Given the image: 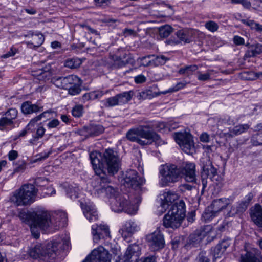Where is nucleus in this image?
<instances>
[{
    "instance_id": "obj_1",
    "label": "nucleus",
    "mask_w": 262,
    "mask_h": 262,
    "mask_svg": "<svg viewBox=\"0 0 262 262\" xmlns=\"http://www.w3.org/2000/svg\"><path fill=\"white\" fill-rule=\"evenodd\" d=\"M90 158L95 173L99 176L93 183L95 190L98 194L105 193L112 200L118 193L110 184V179L106 176V171L111 175L116 173L120 166L118 157L114 150L107 149L101 155L99 152H92Z\"/></svg>"
},
{
    "instance_id": "obj_2",
    "label": "nucleus",
    "mask_w": 262,
    "mask_h": 262,
    "mask_svg": "<svg viewBox=\"0 0 262 262\" xmlns=\"http://www.w3.org/2000/svg\"><path fill=\"white\" fill-rule=\"evenodd\" d=\"M69 238L66 237L57 241H52L47 244L45 250L41 244H37L29 250L30 257L34 259H38L43 262H54L57 255V251L66 250L69 247Z\"/></svg>"
},
{
    "instance_id": "obj_3",
    "label": "nucleus",
    "mask_w": 262,
    "mask_h": 262,
    "mask_svg": "<svg viewBox=\"0 0 262 262\" xmlns=\"http://www.w3.org/2000/svg\"><path fill=\"white\" fill-rule=\"evenodd\" d=\"M18 216L29 225L31 233L36 239L39 237V230H45L50 223L47 220L49 216L47 211L43 210L29 213L21 211Z\"/></svg>"
},
{
    "instance_id": "obj_4",
    "label": "nucleus",
    "mask_w": 262,
    "mask_h": 262,
    "mask_svg": "<svg viewBox=\"0 0 262 262\" xmlns=\"http://www.w3.org/2000/svg\"><path fill=\"white\" fill-rule=\"evenodd\" d=\"M150 128V125H143L130 129L126 133V137L130 141L137 142L142 146L150 144L153 142L158 145L164 144L159 136L149 130Z\"/></svg>"
},
{
    "instance_id": "obj_5",
    "label": "nucleus",
    "mask_w": 262,
    "mask_h": 262,
    "mask_svg": "<svg viewBox=\"0 0 262 262\" xmlns=\"http://www.w3.org/2000/svg\"><path fill=\"white\" fill-rule=\"evenodd\" d=\"M37 190L32 184H26L15 190L9 200L16 206L30 205L35 201Z\"/></svg>"
},
{
    "instance_id": "obj_6",
    "label": "nucleus",
    "mask_w": 262,
    "mask_h": 262,
    "mask_svg": "<svg viewBox=\"0 0 262 262\" xmlns=\"http://www.w3.org/2000/svg\"><path fill=\"white\" fill-rule=\"evenodd\" d=\"M185 217V204L180 201L172 205L170 210L165 215L163 225L166 228H177L179 227Z\"/></svg>"
},
{
    "instance_id": "obj_7",
    "label": "nucleus",
    "mask_w": 262,
    "mask_h": 262,
    "mask_svg": "<svg viewBox=\"0 0 262 262\" xmlns=\"http://www.w3.org/2000/svg\"><path fill=\"white\" fill-rule=\"evenodd\" d=\"M127 194H118L111 200V208L115 212L124 211L125 212L134 215L137 213L138 208L128 201Z\"/></svg>"
},
{
    "instance_id": "obj_8",
    "label": "nucleus",
    "mask_w": 262,
    "mask_h": 262,
    "mask_svg": "<svg viewBox=\"0 0 262 262\" xmlns=\"http://www.w3.org/2000/svg\"><path fill=\"white\" fill-rule=\"evenodd\" d=\"M159 173L161 176L160 184L162 186L177 182L179 178L180 170L173 164H165L160 167Z\"/></svg>"
},
{
    "instance_id": "obj_9",
    "label": "nucleus",
    "mask_w": 262,
    "mask_h": 262,
    "mask_svg": "<svg viewBox=\"0 0 262 262\" xmlns=\"http://www.w3.org/2000/svg\"><path fill=\"white\" fill-rule=\"evenodd\" d=\"M174 140L183 151L192 154L195 150L193 137L188 132H176L173 135Z\"/></svg>"
},
{
    "instance_id": "obj_10",
    "label": "nucleus",
    "mask_w": 262,
    "mask_h": 262,
    "mask_svg": "<svg viewBox=\"0 0 262 262\" xmlns=\"http://www.w3.org/2000/svg\"><path fill=\"white\" fill-rule=\"evenodd\" d=\"M121 182L126 187L137 190L140 189L141 186L145 183V180L138 176L136 170L130 169L123 174Z\"/></svg>"
},
{
    "instance_id": "obj_11",
    "label": "nucleus",
    "mask_w": 262,
    "mask_h": 262,
    "mask_svg": "<svg viewBox=\"0 0 262 262\" xmlns=\"http://www.w3.org/2000/svg\"><path fill=\"white\" fill-rule=\"evenodd\" d=\"M92 234L95 243H102L111 238L109 227L104 224L92 225Z\"/></svg>"
},
{
    "instance_id": "obj_12",
    "label": "nucleus",
    "mask_w": 262,
    "mask_h": 262,
    "mask_svg": "<svg viewBox=\"0 0 262 262\" xmlns=\"http://www.w3.org/2000/svg\"><path fill=\"white\" fill-rule=\"evenodd\" d=\"M239 262H262V255L257 248L245 246L241 251Z\"/></svg>"
},
{
    "instance_id": "obj_13",
    "label": "nucleus",
    "mask_w": 262,
    "mask_h": 262,
    "mask_svg": "<svg viewBox=\"0 0 262 262\" xmlns=\"http://www.w3.org/2000/svg\"><path fill=\"white\" fill-rule=\"evenodd\" d=\"M49 217L47 221L50 222V225L48 226L45 230H57L61 226H63L67 222V213L62 211H55L51 214L49 213Z\"/></svg>"
},
{
    "instance_id": "obj_14",
    "label": "nucleus",
    "mask_w": 262,
    "mask_h": 262,
    "mask_svg": "<svg viewBox=\"0 0 262 262\" xmlns=\"http://www.w3.org/2000/svg\"><path fill=\"white\" fill-rule=\"evenodd\" d=\"M111 256L102 246L94 249L82 262H110Z\"/></svg>"
},
{
    "instance_id": "obj_15",
    "label": "nucleus",
    "mask_w": 262,
    "mask_h": 262,
    "mask_svg": "<svg viewBox=\"0 0 262 262\" xmlns=\"http://www.w3.org/2000/svg\"><path fill=\"white\" fill-rule=\"evenodd\" d=\"M201 163L202 168V177L209 178L212 181H219L217 170L213 166L209 157L202 158Z\"/></svg>"
},
{
    "instance_id": "obj_16",
    "label": "nucleus",
    "mask_w": 262,
    "mask_h": 262,
    "mask_svg": "<svg viewBox=\"0 0 262 262\" xmlns=\"http://www.w3.org/2000/svg\"><path fill=\"white\" fill-rule=\"evenodd\" d=\"M147 240L150 248L154 250H158L164 247L165 241L163 234L159 229L147 236Z\"/></svg>"
},
{
    "instance_id": "obj_17",
    "label": "nucleus",
    "mask_w": 262,
    "mask_h": 262,
    "mask_svg": "<svg viewBox=\"0 0 262 262\" xmlns=\"http://www.w3.org/2000/svg\"><path fill=\"white\" fill-rule=\"evenodd\" d=\"M180 174L181 173L184 176L185 180L188 182H195L196 172L195 165L191 162H184L179 168Z\"/></svg>"
},
{
    "instance_id": "obj_18",
    "label": "nucleus",
    "mask_w": 262,
    "mask_h": 262,
    "mask_svg": "<svg viewBox=\"0 0 262 262\" xmlns=\"http://www.w3.org/2000/svg\"><path fill=\"white\" fill-rule=\"evenodd\" d=\"M233 202L231 197L222 198L214 200L210 205L213 209L214 212L219 214L224 212Z\"/></svg>"
},
{
    "instance_id": "obj_19",
    "label": "nucleus",
    "mask_w": 262,
    "mask_h": 262,
    "mask_svg": "<svg viewBox=\"0 0 262 262\" xmlns=\"http://www.w3.org/2000/svg\"><path fill=\"white\" fill-rule=\"evenodd\" d=\"M81 207L85 217L90 222L96 221L98 215L94 205L90 202H81Z\"/></svg>"
},
{
    "instance_id": "obj_20",
    "label": "nucleus",
    "mask_w": 262,
    "mask_h": 262,
    "mask_svg": "<svg viewBox=\"0 0 262 262\" xmlns=\"http://www.w3.org/2000/svg\"><path fill=\"white\" fill-rule=\"evenodd\" d=\"M251 217L253 222L259 227L262 228V207L255 204L251 209ZM259 245L262 249V239L259 241Z\"/></svg>"
},
{
    "instance_id": "obj_21",
    "label": "nucleus",
    "mask_w": 262,
    "mask_h": 262,
    "mask_svg": "<svg viewBox=\"0 0 262 262\" xmlns=\"http://www.w3.org/2000/svg\"><path fill=\"white\" fill-rule=\"evenodd\" d=\"M140 255V248L139 245L134 244L128 247L123 257L125 260H130L132 262H136Z\"/></svg>"
},
{
    "instance_id": "obj_22",
    "label": "nucleus",
    "mask_w": 262,
    "mask_h": 262,
    "mask_svg": "<svg viewBox=\"0 0 262 262\" xmlns=\"http://www.w3.org/2000/svg\"><path fill=\"white\" fill-rule=\"evenodd\" d=\"M161 198V207L162 212L165 211L172 204L177 200L178 195L174 192H166L163 195Z\"/></svg>"
},
{
    "instance_id": "obj_23",
    "label": "nucleus",
    "mask_w": 262,
    "mask_h": 262,
    "mask_svg": "<svg viewBox=\"0 0 262 262\" xmlns=\"http://www.w3.org/2000/svg\"><path fill=\"white\" fill-rule=\"evenodd\" d=\"M140 230V226L136 222L133 221H126L122 228L119 230L123 237L125 238L127 234H132Z\"/></svg>"
},
{
    "instance_id": "obj_24",
    "label": "nucleus",
    "mask_w": 262,
    "mask_h": 262,
    "mask_svg": "<svg viewBox=\"0 0 262 262\" xmlns=\"http://www.w3.org/2000/svg\"><path fill=\"white\" fill-rule=\"evenodd\" d=\"M193 34L194 31L192 30L183 29L178 31L176 35L180 43L183 42L187 43L192 41Z\"/></svg>"
},
{
    "instance_id": "obj_25",
    "label": "nucleus",
    "mask_w": 262,
    "mask_h": 262,
    "mask_svg": "<svg viewBox=\"0 0 262 262\" xmlns=\"http://www.w3.org/2000/svg\"><path fill=\"white\" fill-rule=\"evenodd\" d=\"M249 128L248 124H239L234 126L233 128H230L229 132L223 133L226 138H232L235 136L241 134Z\"/></svg>"
},
{
    "instance_id": "obj_26",
    "label": "nucleus",
    "mask_w": 262,
    "mask_h": 262,
    "mask_svg": "<svg viewBox=\"0 0 262 262\" xmlns=\"http://www.w3.org/2000/svg\"><path fill=\"white\" fill-rule=\"evenodd\" d=\"M42 111V107L36 104H33L29 101L23 103L21 105V111L24 114H29Z\"/></svg>"
},
{
    "instance_id": "obj_27",
    "label": "nucleus",
    "mask_w": 262,
    "mask_h": 262,
    "mask_svg": "<svg viewBox=\"0 0 262 262\" xmlns=\"http://www.w3.org/2000/svg\"><path fill=\"white\" fill-rule=\"evenodd\" d=\"M249 50L245 53L247 57H252L257 56L262 53V44L256 43L249 46Z\"/></svg>"
},
{
    "instance_id": "obj_28",
    "label": "nucleus",
    "mask_w": 262,
    "mask_h": 262,
    "mask_svg": "<svg viewBox=\"0 0 262 262\" xmlns=\"http://www.w3.org/2000/svg\"><path fill=\"white\" fill-rule=\"evenodd\" d=\"M119 105L127 103L132 99L134 95V92L133 91L124 92L117 94Z\"/></svg>"
},
{
    "instance_id": "obj_29",
    "label": "nucleus",
    "mask_w": 262,
    "mask_h": 262,
    "mask_svg": "<svg viewBox=\"0 0 262 262\" xmlns=\"http://www.w3.org/2000/svg\"><path fill=\"white\" fill-rule=\"evenodd\" d=\"M52 83L57 88L68 89V80L66 77H54L52 79Z\"/></svg>"
},
{
    "instance_id": "obj_30",
    "label": "nucleus",
    "mask_w": 262,
    "mask_h": 262,
    "mask_svg": "<svg viewBox=\"0 0 262 262\" xmlns=\"http://www.w3.org/2000/svg\"><path fill=\"white\" fill-rule=\"evenodd\" d=\"M157 96V94L155 92H154L152 90L146 89L139 92L138 94L137 97L139 100H145L147 99H150Z\"/></svg>"
},
{
    "instance_id": "obj_31",
    "label": "nucleus",
    "mask_w": 262,
    "mask_h": 262,
    "mask_svg": "<svg viewBox=\"0 0 262 262\" xmlns=\"http://www.w3.org/2000/svg\"><path fill=\"white\" fill-rule=\"evenodd\" d=\"M206 236V233L204 231L197 230L190 236V241L192 243H199Z\"/></svg>"
},
{
    "instance_id": "obj_32",
    "label": "nucleus",
    "mask_w": 262,
    "mask_h": 262,
    "mask_svg": "<svg viewBox=\"0 0 262 262\" xmlns=\"http://www.w3.org/2000/svg\"><path fill=\"white\" fill-rule=\"evenodd\" d=\"M241 21L250 27L252 30H255L259 32H262V25L257 23L253 20L243 19L241 20Z\"/></svg>"
},
{
    "instance_id": "obj_33",
    "label": "nucleus",
    "mask_w": 262,
    "mask_h": 262,
    "mask_svg": "<svg viewBox=\"0 0 262 262\" xmlns=\"http://www.w3.org/2000/svg\"><path fill=\"white\" fill-rule=\"evenodd\" d=\"M214 71L208 69L204 73L201 71L197 72V79L201 81H208L211 79V76L213 74Z\"/></svg>"
},
{
    "instance_id": "obj_34",
    "label": "nucleus",
    "mask_w": 262,
    "mask_h": 262,
    "mask_svg": "<svg viewBox=\"0 0 262 262\" xmlns=\"http://www.w3.org/2000/svg\"><path fill=\"white\" fill-rule=\"evenodd\" d=\"M82 63V60L78 58H73L67 59L64 63L66 67L71 69H76L80 67Z\"/></svg>"
},
{
    "instance_id": "obj_35",
    "label": "nucleus",
    "mask_w": 262,
    "mask_h": 262,
    "mask_svg": "<svg viewBox=\"0 0 262 262\" xmlns=\"http://www.w3.org/2000/svg\"><path fill=\"white\" fill-rule=\"evenodd\" d=\"M217 215H219V214L217 213H215V212H214L213 209H212L211 207L209 206L206 209L205 212L203 213L202 217L206 222H208Z\"/></svg>"
},
{
    "instance_id": "obj_36",
    "label": "nucleus",
    "mask_w": 262,
    "mask_h": 262,
    "mask_svg": "<svg viewBox=\"0 0 262 262\" xmlns=\"http://www.w3.org/2000/svg\"><path fill=\"white\" fill-rule=\"evenodd\" d=\"M89 127L91 136H98L103 133L104 130V127L101 125L92 124L89 126Z\"/></svg>"
},
{
    "instance_id": "obj_37",
    "label": "nucleus",
    "mask_w": 262,
    "mask_h": 262,
    "mask_svg": "<svg viewBox=\"0 0 262 262\" xmlns=\"http://www.w3.org/2000/svg\"><path fill=\"white\" fill-rule=\"evenodd\" d=\"M103 105L106 107H113L116 105H119L118 95L107 98L102 101Z\"/></svg>"
},
{
    "instance_id": "obj_38",
    "label": "nucleus",
    "mask_w": 262,
    "mask_h": 262,
    "mask_svg": "<svg viewBox=\"0 0 262 262\" xmlns=\"http://www.w3.org/2000/svg\"><path fill=\"white\" fill-rule=\"evenodd\" d=\"M198 67L196 65H191L188 66H185L181 68L179 70V73L180 74H184L187 76L192 75L193 72L197 70Z\"/></svg>"
},
{
    "instance_id": "obj_39",
    "label": "nucleus",
    "mask_w": 262,
    "mask_h": 262,
    "mask_svg": "<svg viewBox=\"0 0 262 262\" xmlns=\"http://www.w3.org/2000/svg\"><path fill=\"white\" fill-rule=\"evenodd\" d=\"M224 243L218 245L214 250L213 259L214 260L217 258H221L224 252L226 250L227 246L224 245Z\"/></svg>"
},
{
    "instance_id": "obj_40",
    "label": "nucleus",
    "mask_w": 262,
    "mask_h": 262,
    "mask_svg": "<svg viewBox=\"0 0 262 262\" xmlns=\"http://www.w3.org/2000/svg\"><path fill=\"white\" fill-rule=\"evenodd\" d=\"M68 88L73 86L75 85H81L82 81L76 75H71L67 76Z\"/></svg>"
},
{
    "instance_id": "obj_41",
    "label": "nucleus",
    "mask_w": 262,
    "mask_h": 262,
    "mask_svg": "<svg viewBox=\"0 0 262 262\" xmlns=\"http://www.w3.org/2000/svg\"><path fill=\"white\" fill-rule=\"evenodd\" d=\"M44 41V37L42 34H39L33 35L32 39L31 42H28V45H33L34 47H39Z\"/></svg>"
},
{
    "instance_id": "obj_42",
    "label": "nucleus",
    "mask_w": 262,
    "mask_h": 262,
    "mask_svg": "<svg viewBox=\"0 0 262 262\" xmlns=\"http://www.w3.org/2000/svg\"><path fill=\"white\" fill-rule=\"evenodd\" d=\"M137 62L141 66H152V55L139 58L137 59Z\"/></svg>"
},
{
    "instance_id": "obj_43",
    "label": "nucleus",
    "mask_w": 262,
    "mask_h": 262,
    "mask_svg": "<svg viewBox=\"0 0 262 262\" xmlns=\"http://www.w3.org/2000/svg\"><path fill=\"white\" fill-rule=\"evenodd\" d=\"M172 31V29L169 25L162 26L159 29V35L163 38L168 37L171 33Z\"/></svg>"
},
{
    "instance_id": "obj_44",
    "label": "nucleus",
    "mask_w": 262,
    "mask_h": 262,
    "mask_svg": "<svg viewBox=\"0 0 262 262\" xmlns=\"http://www.w3.org/2000/svg\"><path fill=\"white\" fill-rule=\"evenodd\" d=\"M27 163L24 160L18 161L13 170V173H22L26 168Z\"/></svg>"
},
{
    "instance_id": "obj_45",
    "label": "nucleus",
    "mask_w": 262,
    "mask_h": 262,
    "mask_svg": "<svg viewBox=\"0 0 262 262\" xmlns=\"http://www.w3.org/2000/svg\"><path fill=\"white\" fill-rule=\"evenodd\" d=\"M48 113V112H45L43 113L40 114L39 115L36 116V117L34 118L28 123V125L27 126V128H28V130H33L34 127H35L36 122L40 120L42 117H45V115Z\"/></svg>"
},
{
    "instance_id": "obj_46",
    "label": "nucleus",
    "mask_w": 262,
    "mask_h": 262,
    "mask_svg": "<svg viewBox=\"0 0 262 262\" xmlns=\"http://www.w3.org/2000/svg\"><path fill=\"white\" fill-rule=\"evenodd\" d=\"M167 60L164 56H155L152 55V66H158L164 64Z\"/></svg>"
},
{
    "instance_id": "obj_47",
    "label": "nucleus",
    "mask_w": 262,
    "mask_h": 262,
    "mask_svg": "<svg viewBox=\"0 0 262 262\" xmlns=\"http://www.w3.org/2000/svg\"><path fill=\"white\" fill-rule=\"evenodd\" d=\"M186 84H187L186 82H178L174 86L170 88L168 90H167L166 91L163 92L162 93L164 94H166L168 93H172L174 92H177V91L184 88V87H185Z\"/></svg>"
},
{
    "instance_id": "obj_48",
    "label": "nucleus",
    "mask_w": 262,
    "mask_h": 262,
    "mask_svg": "<svg viewBox=\"0 0 262 262\" xmlns=\"http://www.w3.org/2000/svg\"><path fill=\"white\" fill-rule=\"evenodd\" d=\"M13 124V121L7 118L4 115L0 118V129L4 130L6 126H10Z\"/></svg>"
},
{
    "instance_id": "obj_49",
    "label": "nucleus",
    "mask_w": 262,
    "mask_h": 262,
    "mask_svg": "<svg viewBox=\"0 0 262 262\" xmlns=\"http://www.w3.org/2000/svg\"><path fill=\"white\" fill-rule=\"evenodd\" d=\"M4 115L10 119V121L14 122L17 116V111L15 108H10L4 114Z\"/></svg>"
},
{
    "instance_id": "obj_50",
    "label": "nucleus",
    "mask_w": 262,
    "mask_h": 262,
    "mask_svg": "<svg viewBox=\"0 0 262 262\" xmlns=\"http://www.w3.org/2000/svg\"><path fill=\"white\" fill-rule=\"evenodd\" d=\"M205 26L208 30L211 32L216 31L219 28L218 25L215 22L211 20L207 21L205 24Z\"/></svg>"
},
{
    "instance_id": "obj_51",
    "label": "nucleus",
    "mask_w": 262,
    "mask_h": 262,
    "mask_svg": "<svg viewBox=\"0 0 262 262\" xmlns=\"http://www.w3.org/2000/svg\"><path fill=\"white\" fill-rule=\"evenodd\" d=\"M79 189L77 187L69 188L67 192V195L72 199H76L78 197Z\"/></svg>"
},
{
    "instance_id": "obj_52",
    "label": "nucleus",
    "mask_w": 262,
    "mask_h": 262,
    "mask_svg": "<svg viewBox=\"0 0 262 262\" xmlns=\"http://www.w3.org/2000/svg\"><path fill=\"white\" fill-rule=\"evenodd\" d=\"M114 61V66L118 68L125 66L127 63V60H123L122 58L118 56H114L113 57Z\"/></svg>"
},
{
    "instance_id": "obj_53",
    "label": "nucleus",
    "mask_w": 262,
    "mask_h": 262,
    "mask_svg": "<svg viewBox=\"0 0 262 262\" xmlns=\"http://www.w3.org/2000/svg\"><path fill=\"white\" fill-rule=\"evenodd\" d=\"M251 143L254 146L262 145V134H256L252 136Z\"/></svg>"
},
{
    "instance_id": "obj_54",
    "label": "nucleus",
    "mask_w": 262,
    "mask_h": 262,
    "mask_svg": "<svg viewBox=\"0 0 262 262\" xmlns=\"http://www.w3.org/2000/svg\"><path fill=\"white\" fill-rule=\"evenodd\" d=\"M83 113V106L81 105H77L74 107L72 111V114L75 117H80Z\"/></svg>"
},
{
    "instance_id": "obj_55",
    "label": "nucleus",
    "mask_w": 262,
    "mask_h": 262,
    "mask_svg": "<svg viewBox=\"0 0 262 262\" xmlns=\"http://www.w3.org/2000/svg\"><path fill=\"white\" fill-rule=\"evenodd\" d=\"M81 85H75L73 86L68 88L69 93L71 95H76L81 91L80 88Z\"/></svg>"
},
{
    "instance_id": "obj_56",
    "label": "nucleus",
    "mask_w": 262,
    "mask_h": 262,
    "mask_svg": "<svg viewBox=\"0 0 262 262\" xmlns=\"http://www.w3.org/2000/svg\"><path fill=\"white\" fill-rule=\"evenodd\" d=\"M233 123L234 120L228 116H226L223 118H221L219 121V123L220 124L231 125L233 124Z\"/></svg>"
},
{
    "instance_id": "obj_57",
    "label": "nucleus",
    "mask_w": 262,
    "mask_h": 262,
    "mask_svg": "<svg viewBox=\"0 0 262 262\" xmlns=\"http://www.w3.org/2000/svg\"><path fill=\"white\" fill-rule=\"evenodd\" d=\"M80 135L84 136L85 138H88L91 136L90 133H89V127H83L78 131Z\"/></svg>"
},
{
    "instance_id": "obj_58",
    "label": "nucleus",
    "mask_w": 262,
    "mask_h": 262,
    "mask_svg": "<svg viewBox=\"0 0 262 262\" xmlns=\"http://www.w3.org/2000/svg\"><path fill=\"white\" fill-rule=\"evenodd\" d=\"M105 93L102 91H95L91 92L92 100L101 98Z\"/></svg>"
},
{
    "instance_id": "obj_59",
    "label": "nucleus",
    "mask_w": 262,
    "mask_h": 262,
    "mask_svg": "<svg viewBox=\"0 0 262 262\" xmlns=\"http://www.w3.org/2000/svg\"><path fill=\"white\" fill-rule=\"evenodd\" d=\"M234 43L236 46L243 45L245 44L244 39L238 35H235L233 38Z\"/></svg>"
},
{
    "instance_id": "obj_60",
    "label": "nucleus",
    "mask_w": 262,
    "mask_h": 262,
    "mask_svg": "<svg viewBox=\"0 0 262 262\" xmlns=\"http://www.w3.org/2000/svg\"><path fill=\"white\" fill-rule=\"evenodd\" d=\"M239 214L235 205L232 206L230 210L227 212L226 216L228 217L233 216L236 214Z\"/></svg>"
},
{
    "instance_id": "obj_61",
    "label": "nucleus",
    "mask_w": 262,
    "mask_h": 262,
    "mask_svg": "<svg viewBox=\"0 0 262 262\" xmlns=\"http://www.w3.org/2000/svg\"><path fill=\"white\" fill-rule=\"evenodd\" d=\"M235 206L239 213L245 211L248 207V206L243 201L239 202L238 204Z\"/></svg>"
},
{
    "instance_id": "obj_62",
    "label": "nucleus",
    "mask_w": 262,
    "mask_h": 262,
    "mask_svg": "<svg viewBox=\"0 0 262 262\" xmlns=\"http://www.w3.org/2000/svg\"><path fill=\"white\" fill-rule=\"evenodd\" d=\"M59 125V121L56 119H54L50 121L47 124V127L49 129L57 127Z\"/></svg>"
},
{
    "instance_id": "obj_63",
    "label": "nucleus",
    "mask_w": 262,
    "mask_h": 262,
    "mask_svg": "<svg viewBox=\"0 0 262 262\" xmlns=\"http://www.w3.org/2000/svg\"><path fill=\"white\" fill-rule=\"evenodd\" d=\"M196 262H209L208 258L206 256V254L204 252L199 254L196 259Z\"/></svg>"
},
{
    "instance_id": "obj_64",
    "label": "nucleus",
    "mask_w": 262,
    "mask_h": 262,
    "mask_svg": "<svg viewBox=\"0 0 262 262\" xmlns=\"http://www.w3.org/2000/svg\"><path fill=\"white\" fill-rule=\"evenodd\" d=\"M165 42L167 45L174 46L180 43V41L178 39L170 38L167 40Z\"/></svg>"
}]
</instances>
